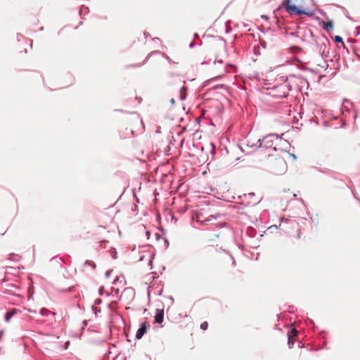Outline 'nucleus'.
<instances>
[{"instance_id": "nucleus-1", "label": "nucleus", "mask_w": 360, "mask_h": 360, "mask_svg": "<svg viewBox=\"0 0 360 360\" xmlns=\"http://www.w3.org/2000/svg\"><path fill=\"white\" fill-rule=\"evenodd\" d=\"M196 221L201 225H210L211 221L216 220L217 217L214 214H208L206 210L202 209L196 212ZM211 225L218 226V223H211Z\"/></svg>"}, {"instance_id": "nucleus-2", "label": "nucleus", "mask_w": 360, "mask_h": 360, "mask_svg": "<svg viewBox=\"0 0 360 360\" xmlns=\"http://www.w3.org/2000/svg\"><path fill=\"white\" fill-rule=\"evenodd\" d=\"M282 6L285 8L286 11L290 15L297 14L302 15L304 14L308 16L313 15L312 11H306L302 10V8L297 7L295 4H291V0H284L282 3Z\"/></svg>"}, {"instance_id": "nucleus-3", "label": "nucleus", "mask_w": 360, "mask_h": 360, "mask_svg": "<svg viewBox=\"0 0 360 360\" xmlns=\"http://www.w3.org/2000/svg\"><path fill=\"white\" fill-rule=\"evenodd\" d=\"M271 168L276 172H281L286 169L287 164L283 158H275L271 162Z\"/></svg>"}, {"instance_id": "nucleus-4", "label": "nucleus", "mask_w": 360, "mask_h": 360, "mask_svg": "<svg viewBox=\"0 0 360 360\" xmlns=\"http://www.w3.org/2000/svg\"><path fill=\"white\" fill-rule=\"evenodd\" d=\"M150 325L149 323L144 322L141 325V327L137 330L136 334V338L137 339H141L143 335L146 333L147 329L149 328Z\"/></svg>"}, {"instance_id": "nucleus-5", "label": "nucleus", "mask_w": 360, "mask_h": 360, "mask_svg": "<svg viewBox=\"0 0 360 360\" xmlns=\"http://www.w3.org/2000/svg\"><path fill=\"white\" fill-rule=\"evenodd\" d=\"M297 335V331L295 328L290 329V331L288 333V345L290 347L293 345L295 341L296 336Z\"/></svg>"}, {"instance_id": "nucleus-6", "label": "nucleus", "mask_w": 360, "mask_h": 360, "mask_svg": "<svg viewBox=\"0 0 360 360\" xmlns=\"http://www.w3.org/2000/svg\"><path fill=\"white\" fill-rule=\"evenodd\" d=\"M217 82V79H212V80H210L207 82L208 84H211L212 86H210V89H219V88H221V89H230L231 87L229 86L226 84L225 83H220V84H217L215 82Z\"/></svg>"}, {"instance_id": "nucleus-7", "label": "nucleus", "mask_w": 360, "mask_h": 360, "mask_svg": "<svg viewBox=\"0 0 360 360\" xmlns=\"http://www.w3.org/2000/svg\"><path fill=\"white\" fill-rule=\"evenodd\" d=\"M164 320V310L163 309H156V313L155 316V322L157 323H162Z\"/></svg>"}, {"instance_id": "nucleus-8", "label": "nucleus", "mask_w": 360, "mask_h": 360, "mask_svg": "<svg viewBox=\"0 0 360 360\" xmlns=\"http://www.w3.org/2000/svg\"><path fill=\"white\" fill-rule=\"evenodd\" d=\"M247 197L250 198V201L248 202L250 205H257L260 201V198L259 197H256L254 193H248Z\"/></svg>"}, {"instance_id": "nucleus-9", "label": "nucleus", "mask_w": 360, "mask_h": 360, "mask_svg": "<svg viewBox=\"0 0 360 360\" xmlns=\"http://www.w3.org/2000/svg\"><path fill=\"white\" fill-rule=\"evenodd\" d=\"M323 29L327 32L333 29V24L332 22H323Z\"/></svg>"}, {"instance_id": "nucleus-10", "label": "nucleus", "mask_w": 360, "mask_h": 360, "mask_svg": "<svg viewBox=\"0 0 360 360\" xmlns=\"http://www.w3.org/2000/svg\"><path fill=\"white\" fill-rule=\"evenodd\" d=\"M334 41L336 43H339V42L342 43V45L345 47V44L343 43L342 38L340 36H338V35L335 36L334 37Z\"/></svg>"}, {"instance_id": "nucleus-11", "label": "nucleus", "mask_w": 360, "mask_h": 360, "mask_svg": "<svg viewBox=\"0 0 360 360\" xmlns=\"http://www.w3.org/2000/svg\"><path fill=\"white\" fill-rule=\"evenodd\" d=\"M208 328V323L207 321H205L203 323H201L200 325V328L203 330H207Z\"/></svg>"}, {"instance_id": "nucleus-12", "label": "nucleus", "mask_w": 360, "mask_h": 360, "mask_svg": "<svg viewBox=\"0 0 360 360\" xmlns=\"http://www.w3.org/2000/svg\"><path fill=\"white\" fill-rule=\"evenodd\" d=\"M186 94V91H180L179 96V100L184 99L185 98Z\"/></svg>"}, {"instance_id": "nucleus-13", "label": "nucleus", "mask_w": 360, "mask_h": 360, "mask_svg": "<svg viewBox=\"0 0 360 360\" xmlns=\"http://www.w3.org/2000/svg\"><path fill=\"white\" fill-rule=\"evenodd\" d=\"M17 311L18 310L16 309H13L8 311V314H9V316H13L17 313Z\"/></svg>"}, {"instance_id": "nucleus-14", "label": "nucleus", "mask_w": 360, "mask_h": 360, "mask_svg": "<svg viewBox=\"0 0 360 360\" xmlns=\"http://www.w3.org/2000/svg\"><path fill=\"white\" fill-rule=\"evenodd\" d=\"M12 316H9L8 312L6 314L5 320L6 322H9Z\"/></svg>"}, {"instance_id": "nucleus-15", "label": "nucleus", "mask_w": 360, "mask_h": 360, "mask_svg": "<svg viewBox=\"0 0 360 360\" xmlns=\"http://www.w3.org/2000/svg\"><path fill=\"white\" fill-rule=\"evenodd\" d=\"M49 312V310H47V309H42L41 310V314L42 315H46Z\"/></svg>"}, {"instance_id": "nucleus-16", "label": "nucleus", "mask_w": 360, "mask_h": 360, "mask_svg": "<svg viewBox=\"0 0 360 360\" xmlns=\"http://www.w3.org/2000/svg\"><path fill=\"white\" fill-rule=\"evenodd\" d=\"M4 333H5V332H4V330H1V331H0V341H1V340H3V338H4Z\"/></svg>"}, {"instance_id": "nucleus-17", "label": "nucleus", "mask_w": 360, "mask_h": 360, "mask_svg": "<svg viewBox=\"0 0 360 360\" xmlns=\"http://www.w3.org/2000/svg\"><path fill=\"white\" fill-rule=\"evenodd\" d=\"M169 102L171 103L172 105H174L175 101H174V99L173 98H172L170 100H169Z\"/></svg>"}, {"instance_id": "nucleus-18", "label": "nucleus", "mask_w": 360, "mask_h": 360, "mask_svg": "<svg viewBox=\"0 0 360 360\" xmlns=\"http://www.w3.org/2000/svg\"><path fill=\"white\" fill-rule=\"evenodd\" d=\"M112 272V271H107V272H106V276H107V277H109Z\"/></svg>"}, {"instance_id": "nucleus-19", "label": "nucleus", "mask_w": 360, "mask_h": 360, "mask_svg": "<svg viewBox=\"0 0 360 360\" xmlns=\"http://www.w3.org/2000/svg\"><path fill=\"white\" fill-rule=\"evenodd\" d=\"M119 281V278L117 276L115 280L113 281V283H116L117 282Z\"/></svg>"}, {"instance_id": "nucleus-20", "label": "nucleus", "mask_w": 360, "mask_h": 360, "mask_svg": "<svg viewBox=\"0 0 360 360\" xmlns=\"http://www.w3.org/2000/svg\"><path fill=\"white\" fill-rule=\"evenodd\" d=\"M282 98H285L288 96V94H283L282 96H281Z\"/></svg>"}, {"instance_id": "nucleus-21", "label": "nucleus", "mask_w": 360, "mask_h": 360, "mask_svg": "<svg viewBox=\"0 0 360 360\" xmlns=\"http://www.w3.org/2000/svg\"><path fill=\"white\" fill-rule=\"evenodd\" d=\"M181 91H184V90H186V89L185 87H182V88L181 89Z\"/></svg>"}]
</instances>
